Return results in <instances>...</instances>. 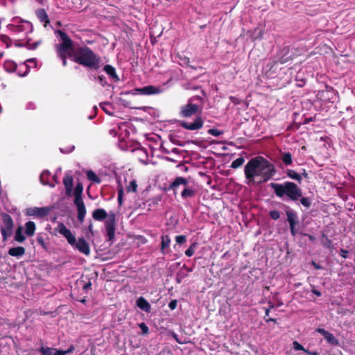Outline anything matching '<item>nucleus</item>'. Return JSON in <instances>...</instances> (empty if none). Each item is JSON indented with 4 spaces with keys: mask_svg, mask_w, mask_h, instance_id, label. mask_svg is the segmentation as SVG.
I'll list each match as a JSON object with an SVG mask.
<instances>
[{
    "mask_svg": "<svg viewBox=\"0 0 355 355\" xmlns=\"http://www.w3.org/2000/svg\"><path fill=\"white\" fill-rule=\"evenodd\" d=\"M59 35L62 43L58 47V52L62 60V64H67V59L84 67H96L101 58L90 48L86 46H76L71 40L63 32Z\"/></svg>",
    "mask_w": 355,
    "mask_h": 355,
    "instance_id": "1",
    "label": "nucleus"
},
{
    "mask_svg": "<svg viewBox=\"0 0 355 355\" xmlns=\"http://www.w3.org/2000/svg\"><path fill=\"white\" fill-rule=\"evenodd\" d=\"M277 170L275 165L261 156L250 159L244 168L248 184H259L270 180Z\"/></svg>",
    "mask_w": 355,
    "mask_h": 355,
    "instance_id": "2",
    "label": "nucleus"
},
{
    "mask_svg": "<svg viewBox=\"0 0 355 355\" xmlns=\"http://www.w3.org/2000/svg\"><path fill=\"white\" fill-rule=\"evenodd\" d=\"M269 186L279 198L286 196L293 201L298 200L300 198V202L304 207L309 208L311 205L310 198L302 197V189L293 182H285L284 184L271 182Z\"/></svg>",
    "mask_w": 355,
    "mask_h": 355,
    "instance_id": "3",
    "label": "nucleus"
},
{
    "mask_svg": "<svg viewBox=\"0 0 355 355\" xmlns=\"http://www.w3.org/2000/svg\"><path fill=\"white\" fill-rule=\"evenodd\" d=\"M8 28L13 36L17 40L25 39L27 35L32 32L33 26L31 22L19 18H14Z\"/></svg>",
    "mask_w": 355,
    "mask_h": 355,
    "instance_id": "4",
    "label": "nucleus"
},
{
    "mask_svg": "<svg viewBox=\"0 0 355 355\" xmlns=\"http://www.w3.org/2000/svg\"><path fill=\"white\" fill-rule=\"evenodd\" d=\"M2 225L0 227V231L2 235V239L5 242L12 235L14 228V221L12 217L7 213L1 214Z\"/></svg>",
    "mask_w": 355,
    "mask_h": 355,
    "instance_id": "5",
    "label": "nucleus"
},
{
    "mask_svg": "<svg viewBox=\"0 0 355 355\" xmlns=\"http://www.w3.org/2000/svg\"><path fill=\"white\" fill-rule=\"evenodd\" d=\"M164 89L161 87L146 85L143 87H137L132 90V94L145 96L157 95L162 93Z\"/></svg>",
    "mask_w": 355,
    "mask_h": 355,
    "instance_id": "6",
    "label": "nucleus"
},
{
    "mask_svg": "<svg viewBox=\"0 0 355 355\" xmlns=\"http://www.w3.org/2000/svg\"><path fill=\"white\" fill-rule=\"evenodd\" d=\"M109 241H112L115 236L116 218L114 213H110L105 223Z\"/></svg>",
    "mask_w": 355,
    "mask_h": 355,
    "instance_id": "7",
    "label": "nucleus"
},
{
    "mask_svg": "<svg viewBox=\"0 0 355 355\" xmlns=\"http://www.w3.org/2000/svg\"><path fill=\"white\" fill-rule=\"evenodd\" d=\"M200 108V106L196 103H191L188 101L187 104L180 107V115L182 117H191L195 115Z\"/></svg>",
    "mask_w": 355,
    "mask_h": 355,
    "instance_id": "8",
    "label": "nucleus"
},
{
    "mask_svg": "<svg viewBox=\"0 0 355 355\" xmlns=\"http://www.w3.org/2000/svg\"><path fill=\"white\" fill-rule=\"evenodd\" d=\"M74 204L77 207V211H78V221L82 223L84 222L85 217L86 215V208L84 204V202L83 200L82 196H74Z\"/></svg>",
    "mask_w": 355,
    "mask_h": 355,
    "instance_id": "9",
    "label": "nucleus"
},
{
    "mask_svg": "<svg viewBox=\"0 0 355 355\" xmlns=\"http://www.w3.org/2000/svg\"><path fill=\"white\" fill-rule=\"evenodd\" d=\"M204 124V121L200 116H198L195 119L194 121L192 123H188L187 121H182L180 123V125L189 130H197L202 128Z\"/></svg>",
    "mask_w": 355,
    "mask_h": 355,
    "instance_id": "10",
    "label": "nucleus"
},
{
    "mask_svg": "<svg viewBox=\"0 0 355 355\" xmlns=\"http://www.w3.org/2000/svg\"><path fill=\"white\" fill-rule=\"evenodd\" d=\"M58 232L64 236L67 242L72 246L76 244V238L71 232L62 223L58 225Z\"/></svg>",
    "mask_w": 355,
    "mask_h": 355,
    "instance_id": "11",
    "label": "nucleus"
},
{
    "mask_svg": "<svg viewBox=\"0 0 355 355\" xmlns=\"http://www.w3.org/2000/svg\"><path fill=\"white\" fill-rule=\"evenodd\" d=\"M188 184V180L186 178L179 176L177 177L168 186L166 191H172L174 195L177 194L178 188L180 186H187Z\"/></svg>",
    "mask_w": 355,
    "mask_h": 355,
    "instance_id": "12",
    "label": "nucleus"
},
{
    "mask_svg": "<svg viewBox=\"0 0 355 355\" xmlns=\"http://www.w3.org/2000/svg\"><path fill=\"white\" fill-rule=\"evenodd\" d=\"M74 248L77 249L82 254L88 256L90 254V248L87 241L83 238H78V241H76V244L72 245Z\"/></svg>",
    "mask_w": 355,
    "mask_h": 355,
    "instance_id": "13",
    "label": "nucleus"
},
{
    "mask_svg": "<svg viewBox=\"0 0 355 355\" xmlns=\"http://www.w3.org/2000/svg\"><path fill=\"white\" fill-rule=\"evenodd\" d=\"M316 331L320 334L330 345L333 346H338L339 345L338 340L334 336V334L324 329L318 328Z\"/></svg>",
    "mask_w": 355,
    "mask_h": 355,
    "instance_id": "14",
    "label": "nucleus"
},
{
    "mask_svg": "<svg viewBox=\"0 0 355 355\" xmlns=\"http://www.w3.org/2000/svg\"><path fill=\"white\" fill-rule=\"evenodd\" d=\"M63 184L65 188V193L67 196L72 195L73 189V177L69 174H65L63 179Z\"/></svg>",
    "mask_w": 355,
    "mask_h": 355,
    "instance_id": "15",
    "label": "nucleus"
},
{
    "mask_svg": "<svg viewBox=\"0 0 355 355\" xmlns=\"http://www.w3.org/2000/svg\"><path fill=\"white\" fill-rule=\"evenodd\" d=\"M74 350V347L71 345L67 350H60L51 347H46V355H66L71 353Z\"/></svg>",
    "mask_w": 355,
    "mask_h": 355,
    "instance_id": "16",
    "label": "nucleus"
},
{
    "mask_svg": "<svg viewBox=\"0 0 355 355\" xmlns=\"http://www.w3.org/2000/svg\"><path fill=\"white\" fill-rule=\"evenodd\" d=\"M25 214L31 216L43 217L44 216V207H29L26 209Z\"/></svg>",
    "mask_w": 355,
    "mask_h": 355,
    "instance_id": "17",
    "label": "nucleus"
},
{
    "mask_svg": "<svg viewBox=\"0 0 355 355\" xmlns=\"http://www.w3.org/2000/svg\"><path fill=\"white\" fill-rule=\"evenodd\" d=\"M136 304L141 310L146 313H150L151 311L150 304L144 297H139L136 301Z\"/></svg>",
    "mask_w": 355,
    "mask_h": 355,
    "instance_id": "18",
    "label": "nucleus"
},
{
    "mask_svg": "<svg viewBox=\"0 0 355 355\" xmlns=\"http://www.w3.org/2000/svg\"><path fill=\"white\" fill-rule=\"evenodd\" d=\"M184 189L181 192V197L183 199H187L189 198H193L196 196V191L193 187H190L189 184L184 186Z\"/></svg>",
    "mask_w": 355,
    "mask_h": 355,
    "instance_id": "19",
    "label": "nucleus"
},
{
    "mask_svg": "<svg viewBox=\"0 0 355 355\" xmlns=\"http://www.w3.org/2000/svg\"><path fill=\"white\" fill-rule=\"evenodd\" d=\"M107 216L106 211L102 208L95 209L92 213V217L94 220L98 221H102L105 220Z\"/></svg>",
    "mask_w": 355,
    "mask_h": 355,
    "instance_id": "20",
    "label": "nucleus"
},
{
    "mask_svg": "<svg viewBox=\"0 0 355 355\" xmlns=\"http://www.w3.org/2000/svg\"><path fill=\"white\" fill-rule=\"evenodd\" d=\"M26 250L22 246L11 248L8 250V254L11 257H19L25 254Z\"/></svg>",
    "mask_w": 355,
    "mask_h": 355,
    "instance_id": "21",
    "label": "nucleus"
},
{
    "mask_svg": "<svg viewBox=\"0 0 355 355\" xmlns=\"http://www.w3.org/2000/svg\"><path fill=\"white\" fill-rule=\"evenodd\" d=\"M35 232V224L33 221H28L25 223V234L27 236H33Z\"/></svg>",
    "mask_w": 355,
    "mask_h": 355,
    "instance_id": "22",
    "label": "nucleus"
},
{
    "mask_svg": "<svg viewBox=\"0 0 355 355\" xmlns=\"http://www.w3.org/2000/svg\"><path fill=\"white\" fill-rule=\"evenodd\" d=\"M286 214L287 216V220L289 223V225H297L298 223L297 216L294 211L291 210H287L286 211Z\"/></svg>",
    "mask_w": 355,
    "mask_h": 355,
    "instance_id": "23",
    "label": "nucleus"
},
{
    "mask_svg": "<svg viewBox=\"0 0 355 355\" xmlns=\"http://www.w3.org/2000/svg\"><path fill=\"white\" fill-rule=\"evenodd\" d=\"M15 241L22 243L26 240V236L23 234V227L19 225L15 230V234L14 236Z\"/></svg>",
    "mask_w": 355,
    "mask_h": 355,
    "instance_id": "24",
    "label": "nucleus"
},
{
    "mask_svg": "<svg viewBox=\"0 0 355 355\" xmlns=\"http://www.w3.org/2000/svg\"><path fill=\"white\" fill-rule=\"evenodd\" d=\"M103 70L112 81L114 83L119 81L120 79L116 73L115 68H103Z\"/></svg>",
    "mask_w": 355,
    "mask_h": 355,
    "instance_id": "25",
    "label": "nucleus"
},
{
    "mask_svg": "<svg viewBox=\"0 0 355 355\" xmlns=\"http://www.w3.org/2000/svg\"><path fill=\"white\" fill-rule=\"evenodd\" d=\"M288 177L296 180L299 184L301 183L302 178V175L292 169H288L286 172Z\"/></svg>",
    "mask_w": 355,
    "mask_h": 355,
    "instance_id": "26",
    "label": "nucleus"
},
{
    "mask_svg": "<svg viewBox=\"0 0 355 355\" xmlns=\"http://www.w3.org/2000/svg\"><path fill=\"white\" fill-rule=\"evenodd\" d=\"M282 160L286 166L291 165L293 163L292 155L289 152H286L282 154Z\"/></svg>",
    "mask_w": 355,
    "mask_h": 355,
    "instance_id": "27",
    "label": "nucleus"
},
{
    "mask_svg": "<svg viewBox=\"0 0 355 355\" xmlns=\"http://www.w3.org/2000/svg\"><path fill=\"white\" fill-rule=\"evenodd\" d=\"M87 178L96 183H100L101 179L98 177V175L92 171H89L87 173Z\"/></svg>",
    "mask_w": 355,
    "mask_h": 355,
    "instance_id": "28",
    "label": "nucleus"
},
{
    "mask_svg": "<svg viewBox=\"0 0 355 355\" xmlns=\"http://www.w3.org/2000/svg\"><path fill=\"white\" fill-rule=\"evenodd\" d=\"M320 240L324 247L326 248H331L332 242L324 233L322 234Z\"/></svg>",
    "mask_w": 355,
    "mask_h": 355,
    "instance_id": "29",
    "label": "nucleus"
},
{
    "mask_svg": "<svg viewBox=\"0 0 355 355\" xmlns=\"http://www.w3.org/2000/svg\"><path fill=\"white\" fill-rule=\"evenodd\" d=\"M137 183L135 180H132L130 182L129 185L126 187L127 192H135L137 191Z\"/></svg>",
    "mask_w": 355,
    "mask_h": 355,
    "instance_id": "30",
    "label": "nucleus"
},
{
    "mask_svg": "<svg viewBox=\"0 0 355 355\" xmlns=\"http://www.w3.org/2000/svg\"><path fill=\"white\" fill-rule=\"evenodd\" d=\"M245 162V159L243 157H240L234 160L231 164V168H237L242 166Z\"/></svg>",
    "mask_w": 355,
    "mask_h": 355,
    "instance_id": "31",
    "label": "nucleus"
},
{
    "mask_svg": "<svg viewBox=\"0 0 355 355\" xmlns=\"http://www.w3.org/2000/svg\"><path fill=\"white\" fill-rule=\"evenodd\" d=\"M5 69L6 70V71L8 73H14V72H17V70L18 68L10 67V68H5ZM28 72H29V68H25V71L23 72V73H21L20 71H17V73H18L19 76H20V77L25 76L26 74H28Z\"/></svg>",
    "mask_w": 355,
    "mask_h": 355,
    "instance_id": "32",
    "label": "nucleus"
},
{
    "mask_svg": "<svg viewBox=\"0 0 355 355\" xmlns=\"http://www.w3.org/2000/svg\"><path fill=\"white\" fill-rule=\"evenodd\" d=\"M171 243V239L169 236L165 235L162 236V243H161V248L163 250L164 248H166L169 246Z\"/></svg>",
    "mask_w": 355,
    "mask_h": 355,
    "instance_id": "33",
    "label": "nucleus"
},
{
    "mask_svg": "<svg viewBox=\"0 0 355 355\" xmlns=\"http://www.w3.org/2000/svg\"><path fill=\"white\" fill-rule=\"evenodd\" d=\"M160 201H161V197L157 196V197H155V198L148 200L146 201V203H148V206L149 207H150L157 206L158 205L159 202H160Z\"/></svg>",
    "mask_w": 355,
    "mask_h": 355,
    "instance_id": "34",
    "label": "nucleus"
},
{
    "mask_svg": "<svg viewBox=\"0 0 355 355\" xmlns=\"http://www.w3.org/2000/svg\"><path fill=\"white\" fill-rule=\"evenodd\" d=\"M83 191V185L82 183L78 182L76 184L75 189L73 191V196H82Z\"/></svg>",
    "mask_w": 355,
    "mask_h": 355,
    "instance_id": "35",
    "label": "nucleus"
},
{
    "mask_svg": "<svg viewBox=\"0 0 355 355\" xmlns=\"http://www.w3.org/2000/svg\"><path fill=\"white\" fill-rule=\"evenodd\" d=\"M117 191H118V197H117V200H118V202H119V205L120 206L122 205L123 204V187L122 186H119L118 189H117Z\"/></svg>",
    "mask_w": 355,
    "mask_h": 355,
    "instance_id": "36",
    "label": "nucleus"
},
{
    "mask_svg": "<svg viewBox=\"0 0 355 355\" xmlns=\"http://www.w3.org/2000/svg\"><path fill=\"white\" fill-rule=\"evenodd\" d=\"M196 248V243H192L189 246V248L185 251L186 256H187L189 257H191L195 252Z\"/></svg>",
    "mask_w": 355,
    "mask_h": 355,
    "instance_id": "37",
    "label": "nucleus"
},
{
    "mask_svg": "<svg viewBox=\"0 0 355 355\" xmlns=\"http://www.w3.org/2000/svg\"><path fill=\"white\" fill-rule=\"evenodd\" d=\"M207 132H208V134H209L211 135H213V136H215V137H218V136H220V135L223 134V131L219 130L216 129V128L209 129Z\"/></svg>",
    "mask_w": 355,
    "mask_h": 355,
    "instance_id": "38",
    "label": "nucleus"
},
{
    "mask_svg": "<svg viewBox=\"0 0 355 355\" xmlns=\"http://www.w3.org/2000/svg\"><path fill=\"white\" fill-rule=\"evenodd\" d=\"M293 345L294 349H295V350L304 351L305 352H308V350L305 349L304 347L300 343H299L297 341H294L293 343Z\"/></svg>",
    "mask_w": 355,
    "mask_h": 355,
    "instance_id": "39",
    "label": "nucleus"
},
{
    "mask_svg": "<svg viewBox=\"0 0 355 355\" xmlns=\"http://www.w3.org/2000/svg\"><path fill=\"white\" fill-rule=\"evenodd\" d=\"M200 101V103L202 105L204 103L203 98H202L201 96H198V95L193 96L191 97V98L188 100V101H189V103H194V102H195V101Z\"/></svg>",
    "mask_w": 355,
    "mask_h": 355,
    "instance_id": "40",
    "label": "nucleus"
},
{
    "mask_svg": "<svg viewBox=\"0 0 355 355\" xmlns=\"http://www.w3.org/2000/svg\"><path fill=\"white\" fill-rule=\"evenodd\" d=\"M36 15L41 22H44V9L37 10Z\"/></svg>",
    "mask_w": 355,
    "mask_h": 355,
    "instance_id": "41",
    "label": "nucleus"
},
{
    "mask_svg": "<svg viewBox=\"0 0 355 355\" xmlns=\"http://www.w3.org/2000/svg\"><path fill=\"white\" fill-rule=\"evenodd\" d=\"M269 216L273 220H277L280 217L279 211L277 210H272L269 212Z\"/></svg>",
    "mask_w": 355,
    "mask_h": 355,
    "instance_id": "42",
    "label": "nucleus"
},
{
    "mask_svg": "<svg viewBox=\"0 0 355 355\" xmlns=\"http://www.w3.org/2000/svg\"><path fill=\"white\" fill-rule=\"evenodd\" d=\"M186 241L187 237L184 235H178L175 236V241L180 245L184 243Z\"/></svg>",
    "mask_w": 355,
    "mask_h": 355,
    "instance_id": "43",
    "label": "nucleus"
},
{
    "mask_svg": "<svg viewBox=\"0 0 355 355\" xmlns=\"http://www.w3.org/2000/svg\"><path fill=\"white\" fill-rule=\"evenodd\" d=\"M139 328L141 329L144 335H146L149 333V329L148 326L144 323L141 322L139 324Z\"/></svg>",
    "mask_w": 355,
    "mask_h": 355,
    "instance_id": "44",
    "label": "nucleus"
},
{
    "mask_svg": "<svg viewBox=\"0 0 355 355\" xmlns=\"http://www.w3.org/2000/svg\"><path fill=\"white\" fill-rule=\"evenodd\" d=\"M105 79L106 78L104 75L98 76V80L101 85L103 87L107 85V83L106 82Z\"/></svg>",
    "mask_w": 355,
    "mask_h": 355,
    "instance_id": "45",
    "label": "nucleus"
},
{
    "mask_svg": "<svg viewBox=\"0 0 355 355\" xmlns=\"http://www.w3.org/2000/svg\"><path fill=\"white\" fill-rule=\"evenodd\" d=\"M83 291H85L86 293H87V291H88V290H91V289H92V283H91V282L89 281V282H87V283L84 284L83 285Z\"/></svg>",
    "mask_w": 355,
    "mask_h": 355,
    "instance_id": "46",
    "label": "nucleus"
},
{
    "mask_svg": "<svg viewBox=\"0 0 355 355\" xmlns=\"http://www.w3.org/2000/svg\"><path fill=\"white\" fill-rule=\"evenodd\" d=\"M177 300H171L169 304H168V307L171 309V310H173L175 309L176 307H177Z\"/></svg>",
    "mask_w": 355,
    "mask_h": 355,
    "instance_id": "47",
    "label": "nucleus"
},
{
    "mask_svg": "<svg viewBox=\"0 0 355 355\" xmlns=\"http://www.w3.org/2000/svg\"><path fill=\"white\" fill-rule=\"evenodd\" d=\"M38 42H35V43H30L29 41H27V47L28 49H35L37 48V45H38Z\"/></svg>",
    "mask_w": 355,
    "mask_h": 355,
    "instance_id": "48",
    "label": "nucleus"
},
{
    "mask_svg": "<svg viewBox=\"0 0 355 355\" xmlns=\"http://www.w3.org/2000/svg\"><path fill=\"white\" fill-rule=\"evenodd\" d=\"M348 253V251L345 249L341 248L340 250V255L344 259L347 258Z\"/></svg>",
    "mask_w": 355,
    "mask_h": 355,
    "instance_id": "49",
    "label": "nucleus"
},
{
    "mask_svg": "<svg viewBox=\"0 0 355 355\" xmlns=\"http://www.w3.org/2000/svg\"><path fill=\"white\" fill-rule=\"evenodd\" d=\"M271 69L272 68H270L268 70H267L266 72H265V76H266V78H272V74L274 73V72H272L271 71Z\"/></svg>",
    "mask_w": 355,
    "mask_h": 355,
    "instance_id": "50",
    "label": "nucleus"
},
{
    "mask_svg": "<svg viewBox=\"0 0 355 355\" xmlns=\"http://www.w3.org/2000/svg\"><path fill=\"white\" fill-rule=\"evenodd\" d=\"M3 67H17V64L10 61H6L5 62Z\"/></svg>",
    "mask_w": 355,
    "mask_h": 355,
    "instance_id": "51",
    "label": "nucleus"
},
{
    "mask_svg": "<svg viewBox=\"0 0 355 355\" xmlns=\"http://www.w3.org/2000/svg\"><path fill=\"white\" fill-rule=\"evenodd\" d=\"M105 105H110V103H101V108L104 110V112H105L107 114H108L111 115V114H111V112H110L107 110V108H105Z\"/></svg>",
    "mask_w": 355,
    "mask_h": 355,
    "instance_id": "52",
    "label": "nucleus"
},
{
    "mask_svg": "<svg viewBox=\"0 0 355 355\" xmlns=\"http://www.w3.org/2000/svg\"><path fill=\"white\" fill-rule=\"evenodd\" d=\"M296 225H289L290 226V230H291V234L295 236L297 234V232L295 230V227Z\"/></svg>",
    "mask_w": 355,
    "mask_h": 355,
    "instance_id": "53",
    "label": "nucleus"
},
{
    "mask_svg": "<svg viewBox=\"0 0 355 355\" xmlns=\"http://www.w3.org/2000/svg\"><path fill=\"white\" fill-rule=\"evenodd\" d=\"M274 308V305L271 303H270V305H269V308L268 309H265V316H266V318H269V312H270V309H272Z\"/></svg>",
    "mask_w": 355,
    "mask_h": 355,
    "instance_id": "54",
    "label": "nucleus"
},
{
    "mask_svg": "<svg viewBox=\"0 0 355 355\" xmlns=\"http://www.w3.org/2000/svg\"><path fill=\"white\" fill-rule=\"evenodd\" d=\"M291 57V55L286 57V58L281 57V58H279V62L281 64H284V63L288 61V58Z\"/></svg>",
    "mask_w": 355,
    "mask_h": 355,
    "instance_id": "55",
    "label": "nucleus"
},
{
    "mask_svg": "<svg viewBox=\"0 0 355 355\" xmlns=\"http://www.w3.org/2000/svg\"><path fill=\"white\" fill-rule=\"evenodd\" d=\"M37 241L43 248H44V239L42 236H39L37 238Z\"/></svg>",
    "mask_w": 355,
    "mask_h": 355,
    "instance_id": "56",
    "label": "nucleus"
},
{
    "mask_svg": "<svg viewBox=\"0 0 355 355\" xmlns=\"http://www.w3.org/2000/svg\"><path fill=\"white\" fill-rule=\"evenodd\" d=\"M312 265L313 266L314 268L316 270H320V269L322 268V267L320 265L315 263L314 261H312Z\"/></svg>",
    "mask_w": 355,
    "mask_h": 355,
    "instance_id": "57",
    "label": "nucleus"
},
{
    "mask_svg": "<svg viewBox=\"0 0 355 355\" xmlns=\"http://www.w3.org/2000/svg\"><path fill=\"white\" fill-rule=\"evenodd\" d=\"M311 292H312L313 294H315V295H317L318 297H320V296H321V295H322V293H321V292H320V291H319L316 290V289H315V288H314L311 290Z\"/></svg>",
    "mask_w": 355,
    "mask_h": 355,
    "instance_id": "58",
    "label": "nucleus"
},
{
    "mask_svg": "<svg viewBox=\"0 0 355 355\" xmlns=\"http://www.w3.org/2000/svg\"><path fill=\"white\" fill-rule=\"evenodd\" d=\"M265 321L266 322H277V320L276 319H274V318H266V316H264L263 317Z\"/></svg>",
    "mask_w": 355,
    "mask_h": 355,
    "instance_id": "59",
    "label": "nucleus"
},
{
    "mask_svg": "<svg viewBox=\"0 0 355 355\" xmlns=\"http://www.w3.org/2000/svg\"><path fill=\"white\" fill-rule=\"evenodd\" d=\"M44 171H43L40 175V180L42 184H44Z\"/></svg>",
    "mask_w": 355,
    "mask_h": 355,
    "instance_id": "60",
    "label": "nucleus"
},
{
    "mask_svg": "<svg viewBox=\"0 0 355 355\" xmlns=\"http://www.w3.org/2000/svg\"><path fill=\"white\" fill-rule=\"evenodd\" d=\"M262 35H263V31H262V30H260L259 32V34L255 36L254 39H261L262 37Z\"/></svg>",
    "mask_w": 355,
    "mask_h": 355,
    "instance_id": "61",
    "label": "nucleus"
},
{
    "mask_svg": "<svg viewBox=\"0 0 355 355\" xmlns=\"http://www.w3.org/2000/svg\"><path fill=\"white\" fill-rule=\"evenodd\" d=\"M305 235L308 236L309 241H314L315 240V238L313 235H311V234H305Z\"/></svg>",
    "mask_w": 355,
    "mask_h": 355,
    "instance_id": "62",
    "label": "nucleus"
},
{
    "mask_svg": "<svg viewBox=\"0 0 355 355\" xmlns=\"http://www.w3.org/2000/svg\"><path fill=\"white\" fill-rule=\"evenodd\" d=\"M172 153H175V154H179L180 153V150L177 148H173L171 150Z\"/></svg>",
    "mask_w": 355,
    "mask_h": 355,
    "instance_id": "63",
    "label": "nucleus"
},
{
    "mask_svg": "<svg viewBox=\"0 0 355 355\" xmlns=\"http://www.w3.org/2000/svg\"><path fill=\"white\" fill-rule=\"evenodd\" d=\"M40 352L42 353V355H44L45 349H44V345H41V347L40 348Z\"/></svg>",
    "mask_w": 355,
    "mask_h": 355,
    "instance_id": "64",
    "label": "nucleus"
}]
</instances>
